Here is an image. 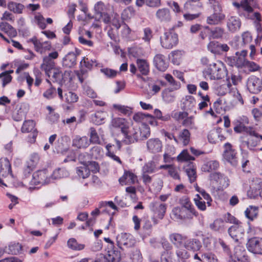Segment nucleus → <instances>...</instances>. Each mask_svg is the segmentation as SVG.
I'll return each instance as SVG.
<instances>
[{
    "label": "nucleus",
    "mask_w": 262,
    "mask_h": 262,
    "mask_svg": "<svg viewBox=\"0 0 262 262\" xmlns=\"http://www.w3.org/2000/svg\"><path fill=\"white\" fill-rule=\"evenodd\" d=\"M160 40L161 47L166 49H172L179 42L178 35L172 29L165 31L160 36Z\"/></svg>",
    "instance_id": "1"
},
{
    "label": "nucleus",
    "mask_w": 262,
    "mask_h": 262,
    "mask_svg": "<svg viewBox=\"0 0 262 262\" xmlns=\"http://www.w3.org/2000/svg\"><path fill=\"white\" fill-rule=\"evenodd\" d=\"M51 182H52V178L47 169L38 170L33 173L32 179L29 182L30 186L29 189L32 190L35 188L32 186L47 184Z\"/></svg>",
    "instance_id": "2"
},
{
    "label": "nucleus",
    "mask_w": 262,
    "mask_h": 262,
    "mask_svg": "<svg viewBox=\"0 0 262 262\" xmlns=\"http://www.w3.org/2000/svg\"><path fill=\"white\" fill-rule=\"evenodd\" d=\"M226 74V70L220 62L210 63L204 72L206 77L214 80L222 79Z\"/></svg>",
    "instance_id": "3"
},
{
    "label": "nucleus",
    "mask_w": 262,
    "mask_h": 262,
    "mask_svg": "<svg viewBox=\"0 0 262 262\" xmlns=\"http://www.w3.org/2000/svg\"><path fill=\"white\" fill-rule=\"evenodd\" d=\"M249 137L246 141H243L240 145V148L243 149L245 146L251 151L255 150V148L259 145L262 140V135L256 132L253 129L248 133Z\"/></svg>",
    "instance_id": "4"
},
{
    "label": "nucleus",
    "mask_w": 262,
    "mask_h": 262,
    "mask_svg": "<svg viewBox=\"0 0 262 262\" xmlns=\"http://www.w3.org/2000/svg\"><path fill=\"white\" fill-rule=\"evenodd\" d=\"M94 18L98 21H102L105 24H108L111 21V17L107 13V7L104 4L100 1L94 6Z\"/></svg>",
    "instance_id": "5"
},
{
    "label": "nucleus",
    "mask_w": 262,
    "mask_h": 262,
    "mask_svg": "<svg viewBox=\"0 0 262 262\" xmlns=\"http://www.w3.org/2000/svg\"><path fill=\"white\" fill-rule=\"evenodd\" d=\"M213 10V13L207 17V23L211 25H219L225 19V15L222 12V7L220 5H216Z\"/></svg>",
    "instance_id": "6"
},
{
    "label": "nucleus",
    "mask_w": 262,
    "mask_h": 262,
    "mask_svg": "<svg viewBox=\"0 0 262 262\" xmlns=\"http://www.w3.org/2000/svg\"><path fill=\"white\" fill-rule=\"evenodd\" d=\"M210 182L219 185L222 188H226L229 186L230 181L228 177L220 172H214L209 176Z\"/></svg>",
    "instance_id": "7"
},
{
    "label": "nucleus",
    "mask_w": 262,
    "mask_h": 262,
    "mask_svg": "<svg viewBox=\"0 0 262 262\" xmlns=\"http://www.w3.org/2000/svg\"><path fill=\"white\" fill-rule=\"evenodd\" d=\"M164 251L161 253L160 261L154 260L152 262H178L174 257L172 246L167 242L162 243Z\"/></svg>",
    "instance_id": "8"
},
{
    "label": "nucleus",
    "mask_w": 262,
    "mask_h": 262,
    "mask_svg": "<svg viewBox=\"0 0 262 262\" xmlns=\"http://www.w3.org/2000/svg\"><path fill=\"white\" fill-rule=\"evenodd\" d=\"M47 73L48 74H52V77L54 81L59 83L64 82L66 81H70L72 79V75H73V73L70 70L66 71L63 74L60 70L53 68Z\"/></svg>",
    "instance_id": "9"
},
{
    "label": "nucleus",
    "mask_w": 262,
    "mask_h": 262,
    "mask_svg": "<svg viewBox=\"0 0 262 262\" xmlns=\"http://www.w3.org/2000/svg\"><path fill=\"white\" fill-rule=\"evenodd\" d=\"M224 146L225 149L223 154L224 158L231 165L237 166L238 164L237 152L232 148V145L229 143H226Z\"/></svg>",
    "instance_id": "10"
},
{
    "label": "nucleus",
    "mask_w": 262,
    "mask_h": 262,
    "mask_svg": "<svg viewBox=\"0 0 262 262\" xmlns=\"http://www.w3.org/2000/svg\"><path fill=\"white\" fill-rule=\"evenodd\" d=\"M229 235L235 241L238 242L243 239L245 235V229L243 224L240 222L233 225L228 230Z\"/></svg>",
    "instance_id": "11"
},
{
    "label": "nucleus",
    "mask_w": 262,
    "mask_h": 262,
    "mask_svg": "<svg viewBox=\"0 0 262 262\" xmlns=\"http://www.w3.org/2000/svg\"><path fill=\"white\" fill-rule=\"evenodd\" d=\"M118 246L122 248V246L125 247H131L135 244V239L129 233H121L118 234L116 237Z\"/></svg>",
    "instance_id": "12"
},
{
    "label": "nucleus",
    "mask_w": 262,
    "mask_h": 262,
    "mask_svg": "<svg viewBox=\"0 0 262 262\" xmlns=\"http://www.w3.org/2000/svg\"><path fill=\"white\" fill-rule=\"evenodd\" d=\"M247 248L253 253L262 254V238L254 237L249 239L247 243Z\"/></svg>",
    "instance_id": "13"
},
{
    "label": "nucleus",
    "mask_w": 262,
    "mask_h": 262,
    "mask_svg": "<svg viewBox=\"0 0 262 262\" xmlns=\"http://www.w3.org/2000/svg\"><path fill=\"white\" fill-rule=\"evenodd\" d=\"M34 46L35 50L40 54H43L46 51L50 50L51 48V44L49 41H41L38 39L36 37H34L29 40Z\"/></svg>",
    "instance_id": "14"
},
{
    "label": "nucleus",
    "mask_w": 262,
    "mask_h": 262,
    "mask_svg": "<svg viewBox=\"0 0 262 262\" xmlns=\"http://www.w3.org/2000/svg\"><path fill=\"white\" fill-rule=\"evenodd\" d=\"M122 133L123 135L122 142L126 145L137 142L139 138V129H138L134 128L129 131H128V129H126L125 132Z\"/></svg>",
    "instance_id": "15"
},
{
    "label": "nucleus",
    "mask_w": 262,
    "mask_h": 262,
    "mask_svg": "<svg viewBox=\"0 0 262 262\" xmlns=\"http://www.w3.org/2000/svg\"><path fill=\"white\" fill-rule=\"evenodd\" d=\"M246 251L243 247L238 246L234 250V253L231 256L233 262H249L248 257L246 255Z\"/></svg>",
    "instance_id": "16"
},
{
    "label": "nucleus",
    "mask_w": 262,
    "mask_h": 262,
    "mask_svg": "<svg viewBox=\"0 0 262 262\" xmlns=\"http://www.w3.org/2000/svg\"><path fill=\"white\" fill-rule=\"evenodd\" d=\"M261 81L255 76H251L247 81V88L251 93L256 94L261 90Z\"/></svg>",
    "instance_id": "17"
},
{
    "label": "nucleus",
    "mask_w": 262,
    "mask_h": 262,
    "mask_svg": "<svg viewBox=\"0 0 262 262\" xmlns=\"http://www.w3.org/2000/svg\"><path fill=\"white\" fill-rule=\"evenodd\" d=\"M151 210L156 215L157 217L162 220L166 212L167 205L164 203L154 202L150 204Z\"/></svg>",
    "instance_id": "18"
},
{
    "label": "nucleus",
    "mask_w": 262,
    "mask_h": 262,
    "mask_svg": "<svg viewBox=\"0 0 262 262\" xmlns=\"http://www.w3.org/2000/svg\"><path fill=\"white\" fill-rule=\"evenodd\" d=\"M250 1L242 0L241 1V10L245 12L244 15L246 17L252 18L254 16L256 19L259 20L260 14L258 13H253V9L250 5Z\"/></svg>",
    "instance_id": "19"
},
{
    "label": "nucleus",
    "mask_w": 262,
    "mask_h": 262,
    "mask_svg": "<svg viewBox=\"0 0 262 262\" xmlns=\"http://www.w3.org/2000/svg\"><path fill=\"white\" fill-rule=\"evenodd\" d=\"M80 51L77 49L75 52L69 53L63 59V66L67 68H71L76 64L77 56L80 54Z\"/></svg>",
    "instance_id": "20"
},
{
    "label": "nucleus",
    "mask_w": 262,
    "mask_h": 262,
    "mask_svg": "<svg viewBox=\"0 0 262 262\" xmlns=\"http://www.w3.org/2000/svg\"><path fill=\"white\" fill-rule=\"evenodd\" d=\"M147 150L154 154L159 152L162 148V142L158 138H152L147 140L146 142Z\"/></svg>",
    "instance_id": "21"
},
{
    "label": "nucleus",
    "mask_w": 262,
    "mask_h": 262,
    "mask_svg": "<svg viewBox=\"0 0 262 262\" xmlns=\"http://www.w3.org/2000/svg\"><path fill=\"white\" fill-rule=\"evenodd\" d=\"M190 140V132L187 129H183L179 132L177 139H175V143L177 144L186 146L189 144Z\"/></svg>",
    "instance_id": "22"
},
{
    "label": "nucleus",
    "mask_w": 262,
    "mask_h": 262,
    "mask_svg": "<svg viewBox=\"0 0 262 262\" xmlns=\"http://www.w3.org/2000/svg\"><path fill=\"white\" fill-rule=\"evenodd\" d=\"M129 123L127 121L122 118H114L111 121V128H119L121 133L125 132L126 129H128Z\"/></svg>",
    "instance_id": "23"
},
{
    "label": "nucleus",
    "mask_w": 262,
    "mask_h": 262,
    "mask_svg": "<svg viewBox=\"0 0 262 262\" xmlns=\"http://www.w3.org/2000/svg\"><path fill=\"white\" fill-rule=\"evenodd\" d=\"M241 22L238 17L234 16H228L227 20L228 30L231 32H235L239 30Z\"/></svg>",
    "instance_id": "24"
},
{
    "label": "nucleus",
    "mask_w": 262,
    "mask_h": 262,
    "mask_svg": "<svg viewBox=\"0 0 262 262\" xmlns=\"http://www.w3.org/2000/svg\"><path fill=\"white\" fill-rule=\"evenodd\" d=\"M35 123L32 120L25 121L21 127V131L23 133H29L33 132L32 139L30 140V142H34L35 141L37 136V133H35L36 129L35 128Z\"/></svg>",
    "instance_id": "25"
},
{
    "label": "nucleus",
    "mask_w": 262,
    "mask_h": 262,
    "mask_svg": "<svg viewBox=\"0 0 262 262\" xmlns=\"http://www.w3.org/2000/svg\"><path fill=\"white\" fill-rule=\"evenodd\" d=\"M154 64L157 69L161 71H165L168 66L165 56L161 54L155 55L154 58Z\"/></svg>",
    "instance_id": "26"
},
{
    "label": "nucleus",
    "mask_w": 262,
    "mask_h": 262,
    "mask_svg": "<svg viewBox=\"0 0 262 262\" xmlns=\"http://www.w3.org/2000/svg\"><path fill=\"white\" fill-rule=\"evenodd\" d=\"M184 247L188 250L196 252L202 248V242L195 238H189L185 242Z\"/></svg>",
    "instance_id": "27"
},
{
    "label": "nucleus",
    "mask_w": 262,
    "mask_h": 262,
    "mask_svg": "<svg viewBox=\"0 0 262 262\" xmlns=\"http://www.w3.org/2000/svg\"><path fill=\"white\" fill-rule=\"evenodd\" d=\"M157 18L163 23H168L171 19V15L168 8L159 9L156 12Z\"/></svg>",
    "instance_id": "28"
},
{
    "label": "nucleus",
    "mask_w": 262,
    "mask_h": 262,
    "mask_svg": "<svg viewBox=\"0 0 262 262\" xmlns=\"http://www.w3.org/2000/svg\"><path fill=\"white\" fill-rule=\"evenodd\" d=\"M0 174L3 177H7L8 174L12 176L11 166L7 158L0 159Z\"/></svg>",
    "instance_id": "29"
},
{
    "label": "nucleus",
    "mask_w": 262,
    "mask_h": 262,
    "mask_svg": "<svg viewBox=\"0 0 262 262\" xmlns=\"http://www.w3.org/2000/svg\"><path fill=\"white\" fill-rule=\"evenodd\" d=\"M119 181L122 185L133 184L137 181V177L132 172L125 171Z\"/></svg>",
    "instance_id": "30"
},
{
    "label": "nucleus",
    "mask_w": 262,
    "mask_h": 262,
    "mask_svg": "<svg viewBox=\"0 0 262 262\" xmlns=\"http://www.w3.org/2000/svg\"><path fill=\"white\" fill-rule=\"evenodd\" d=\"M105 262H118L121 258L120 252L114 249L108 250L104 255Z\"/></svg>",
    "instance_id": "31"
},
{
    "label": "nucleus",
    "mask_w": 262,
    "mask_h": 262,
    "mask_svg": "<svg viewBox=\"0 0 262 262\" xmlns=\"http://www.w3.org/2000/svg\"><path fill=\"white\" fill-rule=\"evenodd\" d=\"M108 116L107 113L104 111H97L91 116L92 122L96 125H101L104 123L105 119Z\"/></svg>",
    "instance_id": "32"
},
{
    "label": "nucleus",
    "mask_w": 262,
    "mask_h": 262,
    "mask_svg": "<svg viewBox=\"0 0 262 262\" xmlns=\"http://www.w3.org/2000/svg\"><path fill=\"white\" fill-rule=\"evenodd\" d=\"M247 54V51L245 50H242L241 53L238 52H236L235 56H234L236 67L240 68L246 65L247 60L245 59V57Z\"/></svg>",
    "instance_id": "33"
},
{
    "label": "nucleus",
    "mask_w": 262,
    "mask_h": 262,
    "mask_svg": "<svg viewBox=\"0 0 262 262\" xmlns=\"http://www.w3.org/2000/svg\"><path fill=\"white\" fill-rule=\"evenodd\" d=\"M90 145V141L88 137L83 136L82 137H76L73 141V145L78 148H85Z\"/></svg>",
    "instance_id": "34"
},
{
    "label": "nucleus",
    "mask_w": 262,
    "mask_h": 262,
    "mask_svg": "<svg viewBox=\"0 0 262 262\" xmlns=\"http://www.w3.org/2000/svg\"><path fill=\"white\" fill-rule=\"evenodd\" d=\"M136 63L138 69L142 75H148L149 72V65L147 60L142 59H137Z\"/></svg>",
    "instance_id": "35"
},
{
    "label": "nucleus",
    "mask_w": 262,
    "mask_h": 262,
    "mask_svg": "<svg viewBox=\"0 0 262 262\" xmlns=\"http://www.w3.org/2000/svg\"><path fill=\"white\" fill-rule=\"evenodd\" d=\"M69 175V172L65 168H59L55 169L52 173V174H50V177L52 178V182L54 180H58L64 178H66L68 177Z\"/></svg>",
    "instance_id": "36"
},
{
    "label": "nucleus",
    "mask_w": 262,
    "mask_h": 262,
    "mask_svg": "<svg viewBox=\"0 0 262 262\" xmlns=\"http://www.w3.org/2000/svg\"><path fill=\"white\" fill-rule=\"evenodd\" d=\"M182 104L184 110H190L195 106V100L193 96L187 95L183 99Z\"/></svg>",
    "instance_id": "37"
},
{
    "label": "nucleus",
    "mask_w": 262,
    "mask_h": 262,
    "mask_svg": "<svg viewBox=\"0 0 262 262\" xmlns=\"http://www.w3.org/2000/svg\"><path fill=\"white\" fill-rule=\"evenodd\" d=\"M219 162L216 160H212L207 162L202 167V171L204 172H210L216 170L219 167Z\"/></svg>",
    "instance_id": "38"
},
{
    "label": "nucleus",
    "mask_w": 262,
    "mask_h": 262,
    "mask_svg": "<svg viewBox=\"0 0 262 262\" xmlns=\"http://www.w3.org/2000/svg\"><path fill=\"white\" fill-rule=\"evenodd\" d=\"M0 29L4 31L10 37H14L17 34L15 29L6 22L0 23Z\"/></svg>",
    "instance_id": "39"
},
{
    "label": "nucleus",
    "mask_w": 262,
    "mask_h": 262,
    "mask_svg": "<svg viewBox=\"0 0 262 262\" xmlns=\"http://www.w3.org/2000/svg\"><path fill=\"white\" fill-rule=\"evenodd\" d=\"M174 90H172L170 88L165 89L162 93L163 100L166 103H170L174 101L176 96L172 93Z\"/></svg>",
    "instance_id": "40"
},
{
    "label": "nucleus",
    "mask_w": 262,
    "mask_h": 262,
    "mask_svg": "<svg viewBox=\"0 0 262 262\" xmlns=\"http://www.w3.org/2000/svg\"><path fill=\"white\" fill-rule=\"evenodd\" d=\"M258 213V208L257 207L250 206L245 211V214L246 217L251 221L257 217Z\"/></svg>",
    "instance_id": "41"
},
{
    "label": "nucleus",
    "mask_w": 262,
    "mask_h": 262,
    "mask_svg": "<svg viewBox=\"0 0 262 262\" xmlns=\"http://www.w3.org/2000/svg\"><path fill=\"white\" fill-rule=\"evenodd\" d=\"M55 62L54 60L49 58L47 56L43 58V62L41 65V68L46 72H48L54 68Z\"/></svg>",
    "instance_id": "42"
},
{
    "label": "nucleus",
    "mask_w": 262,
    "mask_h": 262,
    "mask_svg": "<svg viewBox=\"0 0 262 262\" xmlns=\"http://www.w3.org/2000/svg\"><path fill=\"white\" fill-rule=\"evenodd\" d=\"M171 217L177 221L185 220L184 211L179 207H175L172 210Z\"/></svg>",
    "instance_id": "43"
},
{
    "label": "nucleus",
    "mask_w": 262,
    "mask_h": 262,
    "mask_svg": "<svg viewBox=\"0 0 262 262\" xmlns=\"http://www.w3.org/2000/svg\"><path fill=\"white\" fill-rule=\"evenodd\" d=\"M68 247L73 250L79 251L84 248V245L79 244L74 238H70L67 242Z\"/></svg>",
    "instance_id": "44"
},
{
    "label": "nucleus",
    "mask_w": 262,
    "mask_h": 262,
    "mask_svg": "<svg viewBox=\"0 0 262 262\" xmlns=\"http://www.w3.org/2000/svg\"><path fill=\"white\" fill-rule=\"evenodd\" d=\"M76 173L79 178L85 179L89 177L90 172L89 168L85 164L78 166L76 168Z\"/></svg>",
    "instance_id": "45"
},
{
    "label": "nucleus",
    "mask_w": 262,
    "mask_h": 262,
    "mask_svg": "<svg viewBox=\"0 0 262 262\" xmlns=\"http://www.w3.org/2000/svg\"><path fill=\"white\" fill-rule=\"evenodd\" d=\"M8 8L15 13L20 14L22 13L24 6L20 3L11 2L8 4Z\"/></svg>",
    "instance_id": "46"
},
{
    "label": "nucleus",
    "mask_w": 262,
    "mask_h": 262,
    "mask_svg": "<svg viewBox=\"0 0 262 262\" xmlns=\"http://www.w3.org/2000/svg\"><path fill=\"white\" fill-rule=\"evenodd\" d=\"M170 241L175 245H181L184 241L186 237L179 233H172L169 235Z\"/></svg>",
    "instance_id": "47"
},
{
    "label": "nucleus",
    "mask_w": 262,
    "mask_h": 262,
    "mask_svg": "<svg viewBox=\"0 0 262 262\" xmlns=\"http://www.w3.org/2000/svg\"><path fill=\"white\" fill-rule=\"evenodd\" d=\"M177 158L179 162L190 161L195 160V158L190 155L187 149L183 150Z\"/></svg>",
    "instance_id": "48"
},
{
    "label": "nucleus",
    "mask_w": 262,
    "mask_h": 262,
    "mask_svg": "<svg viewBox=\"0 0 262 262\" xmlns=\"http://www.w3.org/2000/svg\"><path fill=\"white\" fill-rule=\"evenodd\" d=\"M8 250L9 254L17 255L20 253L22 246L18 243H11L9 245Z\"/></svg>",
    "instance_id": "49"
},
{
    "label": "nucleus",
    "mask_w": 262,
    "mask_h": 262,
    "mask_svg": "<svg viewBox=\"0 0 262 262\" xmlns=\"http://www.w3.org/2000/svg\"><path fill=\"white\" fill-rule=\"evenodd\" d=\"M182 56V52L181 51L176 50L171 52L169 58L174 64L179 65L180 63Z\"/></svg>",
    "instance_id": "50"
},
{
    "label": "nucleus",
    "mask_w": 262,
    "mask_h": 262,
    "mask_svg": "<svg viewBox=\"0 0 262 262\" xmlns=\"http://www.w3.org/2000/svg\"><path fill=\"white\" fill-rule=\"evenodd\" d=\"M235 126L234 127V130L237 133H246L248 134L249 131H251L253 128L251 127L246 126L247 124H242L241 123L233 122Z\"/></svg>",
    "instance_id": "51"
},
{
    "label": "nucleus",
    "mask_w": 262,
    "mask_h": 262,
    "mask_svg": "<svg viewBox=\"0 0 262 262\" xmlns=\"http://www.w3.org/2000/svg\"><path fill=\"white\" fill-rule=\"evenodd\" d=\"M225 34L224 29L216 27L210 30V37L213 39H220L223 37Z\"/></svg>",
    "instance_id": "52"
},
{
    "label": "nucleus",
    "mask_w": 262,
    "mask_h": 262,
    "mask_svg": "<svg viewBox=\"0 0 262 262\" xmlns=\"http://www.w3.org/2000/svg\"><path fill=\"white\" fill-rule=\"evenodd\" d=\"M13 72V70H9L5 71L0 74V79H1L2 85L3 87L5 86L6 84L11 82L12 77L10 74Z\"/></svg>",
    "instance_id": "53"
},
{
    "label": "nucleus",
    "mask_w": 262,
    "mask_h": 262,
    "mask_svg": "<svg viewBox=\"0 0 262 262\" xmlns=\"http://www.w3.org/2000/svg\"><path fill=\"white\" fill-rule=\"evenodd\" d=\"M90 142L94 144H100L101 143L100 137L94 127L90 128Z\"/></svg>",
    "instance_id": "54"
},
{
    "label": "nucleus",
    "mask_w": 262,
    "mask_h": 262,
    "mask_svg": "<svg viewBox=\"0 0 262 262\" xmlns=\"http://www.w3.org/2000/svg\"><path fill=\"white\" fill-rule=\"evenodd\" d=\"M40 159L39 156L37 153L34 152L30 155L29 160L27 161L26 164L29 165L30 167L35 168Z\"/></svg>",
    "instance_id": "55"
},
{
    "label": "nucleus",
    "mask_w": 262,
    "mask_h": 262,
    "mask_svg": "<svg viewBox=\"0 0 262 262\" xmlns=\"http://www.w3.org/2000/svg\"><path fill=\"white\" fill-rule=\"evenodd\" d=\"M144 4L149 7H157L160 5V0H137L136 4L138 6L141 7Z\"/></svg>",
    "instance_id": "56"
},
{
    "label": "nucleus",
    "mask_w": 262,
    "mask_h": 262,
    "mask_svg": "<svg viewBox=\"0 0 262 262\" xmlns=\"http://www.w3.org/2000/svg\"><path fill=\"white\" fill-rule=\"evenodd\" d=\"M165 78L172 86L170 89H172V90H178L181 88L180 83L176 81L171 75L166 74Z\"/></svg>",
    "instance_id": "57"
},
{
    "label": "nucleus",
    "mask_w": 262,
    "mask_h": 262,
    "mask_svg": "<svg viewBox=\"0 0 262 262\" xmlns=\"http://www.w3.org/2000/svg\"><path fill=\"white\" fill-rule=\"evenodd\" d=\"M219 130H211L208 135V139L210 143L215 144L219 142Z\"/></svg>",
    "instance_id": "58"
},
{
    "label": "nucleus",
    "mask_w": 262,
    "mask_h": 262,
    "mask_svg": "<svg viewBox=\"0 0 262 262\" xmlns=\"http://www.w3.org/2000/svg\"><path fill=\"white\" fill-rule=\"evenodd\" d=\"M90 154L93 158L97 159L103 156V150L101 147L95 146L91 149Z\"/></svg>",
    "instance_id": "59"
},
{
    "label": "nucleus",
    "mask_w": 262,
    "mask_h": 262,
    "mask_svg": "<svg viewBox=\"0 0 262 262\" xmlns=\"http://www.w3.org/2000/svg\"><path fill=\"white\" fill-rule=\"evenodd\" d=\"M156 170V164L154 161H150L146 163L142 167V172L151 173Z\"/></svg>",
    "instance_id": "60"
},
{
    "label": "nucleus",
    "mask_w": 262,
    "mask_h": 262,
    "mask_svg": "<svg viewBox=\"0 0 262 262\" xmlns=\"http://www.w3.org/2000/svg\"><path fill=\"white\" fill-rule=\"evenodd\" d=\"M139 137L142 139L147 138L150 134L149 127L145 123H143L140 130H139Z\"/></svg>",
    "instance_id": "61"
},
{
    "label": "nucleus",
    "mask_w": 262,
    "mask_h": 262,
    "mask_svg": "<svg viewBox=\"0 0 262 262\" xmlns=\"http://www.w3.org/2000/svg\"><path fill=\"white\" fill-rule=\"evenodd\" d=\"M113 107L121 113L125 115H129L132 113V108L127 106L120 104H114Z\"/></svg>",
    "instance_id": "62"
},
{
    "label": "nucleus",
    "mask_w": 262,
    "mask_h": 262,
    "mask_svg": "<svg viewBox=\"0 0 262 262\" xmlns=\"http://www.w3.org/2000/svg\"><path fill=\"white\" fill-rule=\"evenodd\" d=\"M201 0H187L185 6L192 7V9L196 10L198 9L203 8V4L200 2Z\"/></svg>",
    "instance_id": "63"
},
{
    "label": "nucleus",
    "mask_w": 262,
    "mask_h": 262,
    "mask_svg": "<svg viewBox=\"0 0 262 262\" xmlns=\"http://www.w3.org/2000/svg\"><path fill=\"white\" fill-rule=\"evenodd\" d=\"M65 101L68 103L76 102L78 100V96L75 93L69 91L64 94Z\"/></svg>",
    "instance_id": "64"
}]
</instances>
